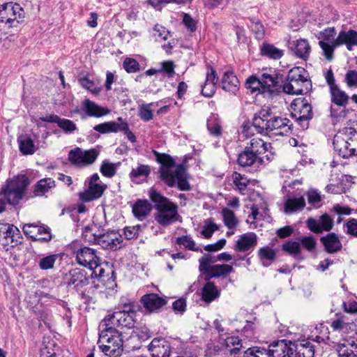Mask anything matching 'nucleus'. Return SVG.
Listing matches in <instances>:
<instances>
[{
    "instance_id": "f257e3e1",
    "label": "nucleus",
    "mask_w": 357,
    "mask_h": 357,
    "mask_svg": "<svg viewBox=\"0 0 357 357\" xmlns=\"http://www.w3.org/2000/svg\"><path fill=\"white\" fill-rule=\"evenodd\" d=\"M156 161L160 164V178L168 187L176 186L181 191H189L191 185L188 181L186 169L183 164L176 165L174 159L169 154L153 151Z\"/></svg>"
},
{
    "instance_id": "f03ea898",
    "label": "nucleus",
    "mask_w": 357,
    "mask_h": 357,
    "mask_svg": "<svg viewBox=\"0 0 357 357\" xmlns=\"http://www.w3.org/2000/svg\"><path fill=\"white\" fill-rule=\"evenodd\" d=\"M149 197L154 204V208L157 211L155 214V220L160 225L169 226L175 222L180 217L178 214L177 205L155 188H151L149 190Z\"/></svg>"
},
{
    "instance_id": "7ed1b4c3",
    "label": "nucleus",
    "mask_w": 357,
    "mask_h": 357,
    "mask_svg": "<svg viewBox=\"0 0 357 357\" xmlns=\"http://www.w3.org/2000/svg\"><path fill=\"white\" fill-rule=\"evenodd\" d=\"M97 344L100 351L108 357H119L123 351L122 333L111 326H101Z\"/></svg>"
},
{
    "instance_id": "20e7f679",
    "label": "nucleus",
    "mask_w": 357,
    "mask_h": 357,
    "mask_svg": "<svg viewBox=\"0 0 357 357\" xmlns=\"http://www.w3.org/2000/svg\"><path fill=\"white\" fill-rule=\"evenodd\" d=\"M270 148V143H266L260 138H253L238 153L237 162L243 167H259L264 162L261 155L266 153Z\"/></svg>"
},
{
    "instance_id": "39448f33",
    "label": "nucleus",
    "mask_w": 357,
    "mask_h": 357,
    "mask_svg": "<svg viewBox=\"0 0 357 357\" xmlns=\"http://www.w3.org/2000/svg\"><path fill=\"white\" fill-rule=\"evenodd\" d=\"M29 185L30 179L26 174H17L6 180L5 185L1 188L0 196L8 204L15 206L24 198Z\"/></svg>"
},
{
    "instance_id": "423d86ee",
    "label": "nucleus",
    "mask_w": 357,
    "mask_h": 357,
    "mask_svg": "<svg viewBox=\"0 0 357 357\" xmlns=\"http://www.w3.org/2000/svg\"><path fill=\"white\" fill-rule=\"evenodd\" d=\"M340 134L334 137L335 151L343 158L357 155V130L351 127L344 128Z\"/></svg>"
},
{
    "instance_id": "0eeeda50",
    "label": "nucleus",
    "mask_w": 357,
    "mask_h": 357,
    "mask_svg": "<svg viewBox=\"0 0 357 357\" xmlns=\"http://www.w3.org/2000/svg\"><path fill=\"white\" fill-rule=\"evenodd\" d=\"M291 116L303 129H307L313 117L312 107L305 98L295 99L291 104Z\"/></svg>"
},
{
    "instance_id": "6e6552de",
    "label": "nucleus",
    "mask_w": 357,
    "mask_h": 357,
    "mask_svg": "<svg viewBox=\"0 0 357 357\" xmlns=\"http://www.w3.org/2000/svg\"><path fill=\"white\" fill-rule=\"evenodd\" d=\"M24 10L17 3L12 1L6 3L0 8V22L8 25V27H16L24 18Z\"/></svg>"
},
{
    "instance_id": "1a4fd4ad",
    "label": "nucleus",
    "mask_w": 357,
    "mask_h": 357,
    "mask_svg": "<svg viewBox=\"0 0 357 357\" xmlns=\"http://www.w3.org/2000/svg\"><path fill=\"white\" fill-rule=\"evenodd\" d=\"M99 152L95 149L84 151L79 147H76L69 151L68 159L72 165L77 167H84L93 164Z\"/></svg>"
},
{
    "instance_id": "9d476101",
    "label": "nucleus",
    "mask_w": 357,
    "mask_h": 357,
    "mask_svg": "<svg viewBox=\"0 0 357 357\" xmlns=\"http://www.w3.org/2000/svg\"><path fill=\"white\" fill-rule=\"evenodd\" d=\"M136 315L122 312H113L107 315L101 321L100 326L105 327L111 326L113 328L122 327L132 328L136 324Z\"/></svg>"
},
{
    "instance_id": "9b49d317",
    "label": "nucleus",
    "mask_w": 357,
    "mask_h": 357,
    "mask_svg": "<svg viewBox=\"0 0 357 357\" xmlns=\"http://www.w3.org/2000/svg\"><path fill=\"white\" fill-rule=\"evenodd\" d=\"M77 242H73L70 245V248L73 253L76 255L77 263L83 266L89 267L93 269V264L99 262V257L96 255V250L89 247L78 248Z\"/></svg>"
},
{
    "instance_id": "f8f14e48",
    "label": "nucleus",
    "mask_w": 357,
    "mask_h": 357,
    "mask_svg": "<svg viewBox=\"0 0 357 357\" xmlns=\"http://www.w3.org/2000/svg\"><path fill=\"white\" fill-rule=\"evenodd\" d=\"M292 128L293 123L287 118L273 116L263 135L269 136L289 135L291 132Z\"/></svg>"
},
{
    "instance_id": "ddd939ff",
    "label": "nucleus",
    "mask_w": 357,
    "mask_h": 357,
    "mask_svg": "<svg viewBox=\"0 0 357 357\" xmlns=\"http://www.w3.org/2000/svg\"><path fill=\"white\" fill-rule=\"evenodd\" d=\"M123 237L115 230H109L107 232L98 231V237L96 245H100L102 249L116 250L122 247Z\"/></svg>"
},
{
    "instance_id": "4468645a",
    "label": "nucleus",
    "mask_w": 357,
    "mask_h": 357,
    "mask_svg": "<svg viewBox=\"0 0 357 357\" xmlns=\"http://www.w3.org/2000/svg\"><path fill=\"white\" fill-rule=\"evenodd\" d=\"M260 77L264 96H272L275 92L274 88L278 86L280 82H284L283 75L275 70L269 69L268 72L262 73Z\"/></svg>"
},
{
    "instance_id": "2eb2a0df",
    "label": "nucleus",
    "mask_w": 357,
    "mask_h": 357,
    "mask_svg": "<svg viewBox=\"0 0 357 357\" xmlns=\"http://www.w3.org/2000/svg\"><path fill=\"white\" fill-rule=\"evenodd\" d=\"M140 302L146 313L150 314L160 312L162 307L167 305V300L165 298L159 296L157 294L150 293L142 296L140 298Z\"/></svg>"
},
{
    "instance_id": "dca6fc26",
    "label": "nucleus",
    "mask_w": 357,
    "mask_h": 357,
    "mask_svg": "<svg viewBox=\"0 0 357 357\" xmlns=\"http://www.w3.org/2000/svg\"><path fill=\"white\" fill-rule=\"evenodd\" d=\"M173 349L172 342L162 337L153 338L148 346L152 357H170Z\"/></svg>"
},
{
    "instance_id": "f3484780",
    "label": "nucleus",
    "mask_w": 357,
    "mask_h": 357,
    "mask_svg": "<svg viewBox=\"0 0 357 357\" xmlns=\"http://www.w3.org/2000/svg\"><path fill=\"white\" fill-rule=\"evenodd\" d=\"M90 278L87 271L79 268L71 269L66 275L68 286L73 285L77 292L89 284Z\"/></svg>"
},
{
    "instance_id": "a211bd4d",
    "label": "nucleus",
    "mask_w": 357,
    "mask_h": 357,
    "mask_svg": "<svg viewBox=\"0 0 357 357\" xmlns=\"http://www.w3.org/2000/svg\"><path fill=\"white\" fill-rule=\"evenodd\" d=\"M330 93L331 96V102L333 103L343 107H345V106L348 104L349 96L344 91L341 90L338 86L330 89ZM347 113V112L345 111L344 108H343L340 112H337L336 109L332 106L331 107V116L332 117L344 118L346 116Z\"/></svg>"
},
{
    "instance_id": "6ab92c4d",
    "label": "nucleus",
    "mask_w": 357,
    "mask_h": 357,
    "mask_svg": "<svg viewBox=\"0 0 357 357\" xmlns=\"http://www.w3.org/2000/svg\"><path fill=\"white\" fill-rule=\"evenodd\" d=\"M334 225L333 218L327 213H324L318 220L309 218L306 220V227L315 234H321L324 231H330Z\"/></svg>"
},
{
    "instance_id": "aec40b11",
    "label": "nucleus",
    "mask_w": 357,
    "mask_h": 357,
    "mask_svg": "<svg viewBox=\"0 0 357 357\" xmlns=\"http://www.w3.org/2000/svg\"><path fill=\"white\" fill-rule=\"evenodd\" d=\"M273 116L272 109L266 106L255 114L252 124L257 133L264 134V130L267 129Z\"/></svg>"
},
{
    "instance_id": "412c9836",
    "label": "nucleus",
    "mask_w": 357,
    "mask_h": 357,
    "mask_svg": "<svg viewBox=\"0 0 357 357\" xmlns=\"http://www.w3.org/2000/svg\"><path fill=\"white\" fill-rule=\"evenodd\" d=\"M291 351L289 357H314V346L310 341V338L292 342Z\"/></svg>"
},
{
    "instance_id": "4be33fe9",
    "label": "nucleus",
    "mask_w": 357,
    "mask_h": 357,
    "mask_svg": "<svg viewBox=\"0 0 357 357\" xmlns=\"http://www.w3.org/2000/svg\"><path fill=\"white\" fill-rule=\"evenodd\" d=\"M338 357H357V337L343 338L337 345Z\"/></svg>"
},
{
    "instance_id": "5701e85b",
    "label": "nucleus",
    "mask_w": 357,
    "mask_h": 357,
    "mask_svg": "<svg viewBox=\"0 0 357 357\" xmlns=\"http://www.w3.org/2000/svg\"><path fill=\"white\" fill-rule=\"evenodd\" d=\"M292 342L286 339L273 341L267 347L271 357H289Z\"/></svg>"
},
{
    "instance_id": "b1692460",
    "label": "nucleus",
    "mask_w": 357,
    "mask_h": 357,
    "mask_svg": "<svg viewBox=\"0 0 357 357\" xmlns=\"http://www.w3.org/2000/svg\"><path fill=\"white\" fill-rule=\"evenodd\" d=\"M320 242L323 245L324 250L328 254L337 252L342 248V244L338 235L334 232L321 236Z\"/></svg>"
},
{
    "instance_id": "393cba45",
    "label": "nucleus",
    "mask_w": 357,
    "mask_h": 357,
    "mask_svg": "<svg viewBox=\"0 0 357 357\" xmlns=\"http://www.w3.org/2000/svg\"><path fill=\"white\" fill-rule=\"evenodd\" d=\"M106 188V185L89 183L88 189L79 192V198L84 202H89L99 199L102 195Z\"/></svg>"
},
{
    "instance_id": "a878e982",
    "label": "nucleus",
    "mask_w": 357,
    "mask_h": 357,
    "mask_svg": "<svg viewBox=\"0 0 357 357\" xmlns=\"http://www.w3.org/2000/svg\"><path fill=\"white\" fill-rule=\"evenodd\" d=\"M335 45H346L347 49L351 51L354 46H357V31L354 29L348 31L342 30L335 39Z\"/></svg>"
},
{
    "instance_id": "bb28decb",
    "label": "nucleus",
    "mask_w": 357,
    "mask_h": 357,
    "mask_svg": "<svg viewBox=\"0 0 357 357\" xmlns=\"http://www.w3.org/2000/svg\"><path fill=\"white\" fill-rule=\"evenodd\" d=\"M257 244V236L254 232H248L240 236L234 245L237 252H247L254 249Z\"/></svg>"
},
{
    "instance_id": "cd10ccee",
    "label": "nucleus",
    "mask_w": 357,
    "mask_h": 357,
    "mask_svg": "<svg viewBox=\"0 0 357 357\" xmlns=\"http://www.w3.org/2000/svg\"><path fill=\"white\" fill-rule=\"evenodd\" d=\"M151 172V168L148 165L138 164L136 167H132L129 174L130 181L136 184L147 182Z\"/></svg>"
},
{
    "instance_id": "c85d7f7f",
    "label": "nucleus",
    "mask_w": 357,
    "mask_h": 357,
    "mask_svg": "<svg viewBox=\"0 0 357 357\" xmlns=\"http://www.w3.org/2000/svg\"><path fill=\"white\" fill-rule=\"evenodd\" d=\"M282 83L283 91L291 95L307 93L312 89L305 86L303 81L300 82L299 80L289 79V77H287L286 81Z\"/></svg>"
},
{
    "instance_id": "c756f323",
    "label": "nucleus",
    "mask_w": 357,
    "mask_h": 357,
    "mask_svg": "<svg viewBox=\"0 0 357 357\" xmlns=\"http://www.w3.org/2000/svg\"><path fill=\"white\" fill-rule=\"evenodd\" d=\"M152 206L146 199H137L132 207L134 216L139 221H143L150 214Z\"/></svg>"
},
{
    "instance_id": "7c9ffc66",
    "label": "nucleus",
    "mask_w": 357,
    "mask_h": 357,
    "mask_svg": "<svg viewBox=\"0 0 357 357\" xmlns=\"http://www.w3.org/2000/svg\"><path fill=\"white\" fill-rule=\"evenodd\" d=\"M222 88L223 90L236 93L238 90L239 81L233 71H227L222 78Z\"/></svg>"
},
{
    "instance_id": "2f4dec72",
    "label": "nucleus",
    "mask_w": 357,
    "mask_h": 357,
    "mask_svg": "<svg viewBox=\"0 0 357 357\" xmlns=\"http://www.w3.org/2000/svg\"><path fill=\"white\" fill-rule=\"evenodd\" d=\"M56 186L55 181L52 178L40 179L33 186V193L35 197H42Z\"/></svg>"
},
{
    "instance_id": "473e14b6",
    "label": "nucleus",
    "mask_w": 357,
    "mask_h": 357,
    "mask_svg": "<svg viewBox=\"0 0 357 357\" xmlns=\"http://www.w3.org/2000/svg\"><path fill=\"white\" fill-rule=\"evenodd\" d=\"M294 55L304 61H306L310 53L311 47L305 39H299L294 43V47H291Z\"/></svg>"
},
{
    "instance_id": "72a5a7b5",
    "label": "nucleus",
    "mask_w": 357,
    "mask_h": 357,
    "mask_svg": "<svg viewBox=\"0 0 357 357\" xmlns=\"http://www.w3.org/2000/svg\"><path fill=\"white\" fill-rule=\"evenodd\" d=\"M260 54L271 59L278 60L283 56L284 50L276 47L273 44L264 42L260 46Z\"/></svg>"
},
{
    "instance_id": "f704fd0d",
    "label": "nucleus",
    "mask_w": 357,
    "mask_h": 357,
    "mask_svg": "<svg viewBox=\"0 0 357 357\" xmlns=\"http://www.w3.org/2000/svg\"><path fill=\"white\" fill-rule=\"evenodd\" d=\"M305 206V201L303 196L288 198L284 202V212L291 214L303 210Z\"/></svg>"
},
{
    "instance_id": "c9c22d12",
    "label": "nucleus",
    "mask_w": 357,
    "mask_h": 357,
    "mask_svg": "<svg viewBox=\"0 0 357 357\" xmlns=\"http://www.w3.org/2000/svg\"><path fill=\"white\" fill-rule=\"evenodd\" d=\"M331 327L335 331L346 333L349 330L356 331L357 326L353 321H349L348 319L344 315H342L333 320L331 323Z\"/></svg>"
},
{
    "instance_id": "e433bc0d",
    "label": "nucleus",
    "mask_w": 357,
    "mask_h": 357,
    "mask_svg": "<svg viewBox=\"0 0 357 357\" xmlns=\"http://www.w3.org/2000/svg\"><path fill=\"white\" fill-rule=\"evenodd\" d=\"M289 79L299 80L300 82L303 81L305 86L312 88V82L308 77V73L305 68L302 67H294L291 68L287 75Z\"/></svg>"
},
{
    "instance_id": "4c0bfd02",
    "label": "nucleus",
    "mask_w": 357,
    "mask_h": 357,
    "mask_svg": "<svg viewBox=\"0 0 357 357\" xmlns=\"http://www.w3.org/2000/svg\"><path fill=\"white\" fill-rule=\"evenodd\" d=\"M234 272L232 266L229 264L213 265L209 274L206 276L205 281H209L213 278L225 277Z\"/></svg>"
},
{
    "instance_id": "58836bf2",
    "label": "nucleus",
    "mask_w": 357,
    "mask_h": 357,
    "mask_svg": "<svg viewBox=\"0 0 357 357\" xmlns=\"http://www.w3.org/2000/svg\"><path fill=\"white\" fill-rule=\"evenodd\" d=\"M84 107L89 116L101 117L109 112L108 109L102 107L89 99L84 100Z\"/></svg>"
},
{
    "instance_id": "ea45409f",
    "label": "nucleus",
    "mask_w": 357,
    "mask_h": 357,
    "mask_svg": "<svg viewBox=\"0 0 357 357\" xmlns=\"http://www.w3.org/2000/svg\"><path fill=\"white\" fill-rule=\"evenodd\" d=\"M122 117H118L116 121H108L98 124L93 127V130L100 134L120 132V126Z\"/></svg>"
},
{
    "instance_id": "a19ab883",
    "label": "nucleus",
    "mask_w": 357,
    "mask_h": 357,
    "mask_svg": "<svg viewBox=\"0 0 357 357\" xmlns=\"http://www.w3.org/2000/svg\"><path fill=\"white\" fill-rule=\"evenodd\" d=\"M220 292L213 282L207 281L204 285L202 292V298L206 303H211L219 297Z\"/></svg>"
},
{
    "instance_id": "79ce46f5",
    "label": "nucleus",
    "mask_w": 357,
    "mask_h": 357,
    "mask_svg": "<svg viewBox=\"0 0 357 357\" xmlns=\"http://www.w3.org/2000/svg\"><path fill=\"white\" fill-rule=\"evenodd\" d=\"M19 149L23 155H33L36 151L33 141L26 135H21L17 138Z\"/></svg>"
},
{
    "instance_id": "37998d69",
    "label": "nucleus",
    "mask_w": 357,
    "mask_h": 357,
    "mask_svg": "<svg viewBox=\"0 0 357 357\" xmlns=\"http://www.w3.org/2000/svg\"><path fill=\"white\" fill-rule=\"evenodd\" d=\"M167 102V99H162L158 102H151L149 104L142 105L139 110V115L141 119L145 122L151 121L153 117L151 107H158L161 104H166Z\"/></svg>"
},
{
    "instance_id": "c03bdc74",
    "label": "nucleus",
    "mask_w": 357,
    "mask_h": 357,
    "mask_svg": "<svg viewBox=\"0 0 357 357\" xmlns=\"http://www.w3.org/2000/svg\"><path fill=\"white\" fill-rule=\"evenodd\" d=\"M258 255L262 261L264 266H268L276 258V252L268 246H265L259 250Z\"/></svg>"
},
{
    "instance_id": "a18cd8bd",
    "label": "nucleus",
    "mask_w": 357,
    "mask_h": 357,
    "mask_svg": "<svg viewBox=\"0 0 357 357\" xmlns=\"http://www.w3.org/2000/svg\"><path fill=\"white\" fill-rule=\"evenodd\" d=\"M13 231H17V227L8 223L0 222V244L3 247L9 245L8 238Z\"/></svg>"
},
{
    "instance_id": "49530a36",
    "label": "nucleus",
    "mask_w": 357,
    "mask_h": 357,
    "mask_svg": "<svg viewBox=\"0 0 357 357\" xmlns=\"http://www.w3.org/2000/svg\"><path fill=\"white\" fill-rule=\"evenodd\" d=\"M98 231L96 225L92 224L84 227L82 229V238L87 242L96 244L98 237Z\"/></svg>"
},
{
    "instance_id": "de8ad7c7",
    "label": "nucleus",
    "mask_w": 357,
    "mask_h": 357,
    "mask_svg": "<svg viewBox=\"0 0 357 357\" xmlns=\"http://www.w3.org/2000/svg\"><path fill=\"white\" fill-rule=\"evenodd\" d=\"M262 84L260 76L257 77L256 75L248 77L245 82V87L250 89L252 93H257L264 95L261 89Z\"/></svg>"
},
{
    "instance_id": "09e8293b",
    "label": "nucleus",
    "mask_w": 357,
    "mask_h": 357,
    "mask_svg": "<svg viewBox=\"0 0 357 357\" xmlns=\"http://www.w3.org/2000/svg\"><path fill=\"white\" fill-rule=\"evenodd\" d=\"M282 250L294 257H298L301 252L300 243L294 241H289L283 243L282 245Z\"/></svg>"
},
{
    "instance_id": "8fccbe9b",
    "label": "nucleus",
    "mask_w": 357,
    "mask_h": 357,
    "mask_svg": "<svg viewBox=\"0 0 357 357\" xmlns=\"http://www.w3.org/2000/svg\"><path fill=\"white\" fill-rule=\"evenodd\" d=\"M207 129L211 135L218 137L222 135V126L220 121L215 116H212L207 120Z\"/></svg>"
},
{
    "instance_id": "3c124183",
    "label": "nucleus",
    "mask_w": 357,
    "mask_h": 357,
    "mask_svg": "<svg viewBox=\"0 0 357 357\" xmlns=\"http://www.w3.org/2000/svg\"><path fill=\"white\" fill-rule=\"evenodd\" d=\"M222 214L224 223L227 228L234 229L237 226L238 220L234 211L227 208H225L222 211Z\"/></svg>"
},
{
    "instance_id": "603ef678",
    "label": "nucleus",
    "mask_w": 357,
    "mask_h": 357,
    "mask_svg": "<svg viewBox=\"0 0 357 357\" xmlns=\"http://www.w3.org/2000/svg\"><path fill=\"white\" fill-rule=\"evenodd\" d=\"M243 357H271L268 349L264 347H252L248 348Z\"/></svg>"
},
{
    "instance_id": "864d4df0",
    "label": "nucleus",
    "mask_w": 357,
    "mask_h": 357,
    "mask_svg": "<svg viewBox=\"0 0 357 357\" xmlns=\"http://www.w3.org/2000/svg\"><path fill=\"white\" fill-rule=\"evenodd\" d=\"M226 347L231 354H237L242 347L241 340L238 337L231 336L225 340Z\"/></svg>"
},
{
    "instance_id": "5fc2aeb1",
    "label": "nucleus",
    "mask_w": 357,
    "mask_h": 357,
    "mask_svg": "<svg viewBox=\"0 0 357 357\" xmlns=\"http://www.w3.org/2000/svg\"><path fill=\"white\" fill-rule=\"evenodd\" d=\"M117 166L116 164L110 162L107 160H103L100 167V173L105 177L112 178L116 173Z\"/></svg>"
},
{
    "instance_id": "6e6d98bb",
    "label": "nucleus",
    "mask_w": 357,
    "mask_h": 357,
    "mask_svg": "<svg viewBox=\"0 0 357 357\" xmlns=\"http://www.w3.org/2000/svg\"><path fill=\"white\" fill-rule=\"evenodd\" d=\"M176 243L180 245H183L185 249L195 252H202L199 248L195 247V241L188 235L181 236L176 238Z\"/></svg>"
},
{
    "instance_id": "4d7b16f0",
    "label": "nucleus",
    "mask_w": 357,
    "mask_h": 357,
    "mask_svg": "<svg viewBox=\"0 0 357 357\" xmlns=\"http://www.w3.org/2000/svg\"><path fill=\"white\" fill-rule=\"evenodd\" d=\"M79 84L84 89H87L91 93L98 95L101 91V87L96 86L93 80L87 77H83L78 79Z\"/></svg>"
},
{
    "instance_id": "13d9d810",
    "label": "nucleus",
    "mask_w": 357,
    "mask_h": 357,
    "mask_svg": "<svg viewBox=\"0 0 357 357\" xmlns=\"http://www.w3.org/2000/svg\"><path fill=\"white\" fill-rule=\"evenodd\" d=\"M257 320L256 317L253 318V321H246V324L242 329V334L249 340H252L256 337V326L255 321Z\"/></svg>"
},
{
    "instance_id": "bf43d9fd",
    "label": "nucleus",
    "mask_w": 357,
    "mask_h": 357,
    "mask_svg": "<svg viewBox=\"0 0 357 357\" xmlns=\"http://www.w3.org/2000/svg\"><path fill=\"white\" fill-rule=\"evenodd\" d=\"M248 26L255 34L256 38L258 39L263 38L264 36V27L259 20L254 18L250 19Z\"/></svg>"
},
{
    "instance_id": "052dcab7",
    "label": "nucleus",
    "mask_w": 357,
    "mask_h": 357,
    "mask_svg": "<svg viewBox=\"0 0 357 357\" xmlns=\"http://www.w3.org/2000/svg\"><path fill=\"white\" fill-rule=\"evenodd\" d=\"M57 254L50 255L41 258L38 262V266L42 270H48L54 267L55 261L58 259Z\"/></svg>"
},
{
    "instance_id": "680f3d73",
    "label": "nucleus",
    "mask_w": 357,
    "mask_h": 357,
    "mask_svg": "<svg viewBox=\"0 0 357 357\" xmlns=\"http://www.w3.org/2000/svg\"><path fill=\"white\" fill-rule=\"evenodd\" d=\"M319 45L324 52V55L328 61H331L333 58V52L335 48L339 47L335 45V40L331 43H328L324 41H319Z\"/></svg>"
},
{
    "instance_id": "e2e57ef3",
    "label": "nucleus",
    "mask_w": 357,
    "mask_h": 357,
    "mask_svg": "<svg viewBox=\"0 0 357 357\" xmlns=\"http://www.w3.org/2000/svg\"><path fill=\"white\" fill-rule=\"evenodd\" d=\"M123 67L128 73H135L140 70L139 62L132 58H126L123 62Z\"/></svg>"
},
{
    "instance_id": "0e129e2a",
    "label": "nucleus",
    "mask_w": 357,
    "mask_h": 357,
    "mask_svg": "<svg viewBox=\"0 0 357 357\" xmlns=\"http://www.w3.org/2000/svg\"><path fill=\"white\" fill-rule=\"evenodd\" d=\"M232 178L234 183L241 192L244 191L247 188L249 180L245 176V175H242L240 173L234 172L232 174Z\"/></svg>"
},
{
    "instance_id": "69168bd1",
    "label": "nucleus",
    "mask_w": 357,
    "mask_h": 357,
    "mask_svg": "<svg viewBox=\"0 0 357 357\" xmlns=\"http://www.w3.org/2000/svg\"><path fill=\"white\" fill-rule=\"evenodd\" d=\"M57 126L66 134L73 133L77 129L76 124L67 119L60 118Z\"/></svg>"
},
{
    "instance_id": "338daca9",
    "label": "nucleus",
    "mask_w": 357,
    "mask_h": 357,
    "mask_svg": "<svg viewBox=\"0 0 357 357\" xmlns=\"http://www.w3.org/2000/svg\"><path fill=\"white\" fill-rule=\"evenodd\" d=\"M335 35L336 30L335 27H328L319 33L318 38L321 40L320 41L331 43L335 39Z\"/></svg>"
},
{
    "instance_id": "774afa93",
    "label": "nucleus",
    "mask_w": 357,
    "mask_h": 357,
    "mask_svg": "<svg viewBox=\"0 0 357 357\" xmlns=\"http://www.w3.org/2000/svg\"><path fill=\"white\" fill-rule=\"evenodd\" d=\"M300 244L308 252H314L316 248L317 241L312 236H303L299 239Z\"/></svg>"
}]
</instances>
